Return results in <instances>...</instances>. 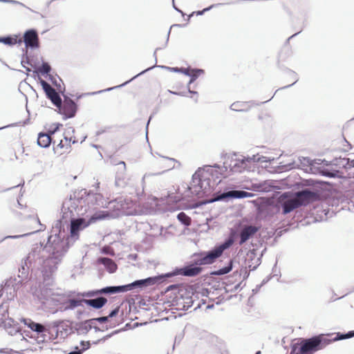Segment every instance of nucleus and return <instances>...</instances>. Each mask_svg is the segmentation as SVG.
<instances>
[{
    "label": "nucleus",
    "instance_id": "1",
    "mask_svg": "<svg viewBox=\"0 0 354 354\" xmlns=\"http://www.w3.org/2000/svg\"><path fill=\"white\" fill-rule=\"evenodd\" d=\"M354 337V331H349L346 334L337 333L333 339L323 334L314 336L308 339H301L300 342L294 344L292 346V354H313L315 352L322 350L334 341L348 339Z\"/></svg>",
    "mask_w": 354,
    "mask_h": 354
},
{
    "label": "nucleus",
    "instance_id": "2",
    "mask_svg": "<svg viewBox=\"0 0 354 354\" xmlns=\"http://www.w3.org/2000/svg\"><path fill=\"white\" fill-rule=\"evenodd\" d=\"M156 277H149L145 279L138 280L130 284L119 286H109L102 289L92 290L86 294L87 297H94L102 294H115L124 292L131 290L133 287L138 286H147L154 284L156 282Z\"/></svg>",
    "mask_w": 354,
    "mask_h": 354
},
{
    "label": "nucleus",
    "instance_id": "3",
    "mask_svg": "<svg viewBox=\"0 0 354 354\" xmlns=\"http://www.w3.org/2000/svg\"><path fill=\"white\" fill-rule=\"evenodd\" d=\"M232 243V239H228L224 243L207 253L204 252L195 254V256L197 257L195 260V263L199 266L213 263L216 259L222 255L223 251L228 248Z\"/></svg>",
    "mask_w": 354,
    "mask_h": 354
},
{
    "label": "nucleus",
    "instance_id": "4",
    "mask_svg": "<svg viewBox=\"0 0 354 354\" xmlns=\"http://www.w3.org/2000/svg\"><path fill=\"white\" fill-rule=\"evenodd\" d=\"M59 109V112L64 115L65 119L73 118L77 112V105L71 99L66 98L62 102L60 106H57Z\"/></svg>",
    "mask_w": 354,
    "mask_h": 354
},
{
    "label": "nucleus",
    "instance_id": "5",
    "mask_svg": "<svg viewBox=\"0 0 354 354\" xmlns=\"http://www.w3.org/2000/svg\"><path fill=\"white\" fill-rule=\"evenodd\" d=\"M40 84L47 97L51 100L55 106H60L62 104V99L55 89L44 80H40Z\"/></svg>",
    "mask_w": 354,
    "mask_h": 354
},
{
    "label": "nucleus",
    "instance_id": "6",
    "mask_svg": "<svg viewBox=\"0 0 354 354\" xmlns=\"http://www.w3.org/2000/svg\"><path fill=\"white\" fill-rule=\"evenodd\" d=\"M296 198L299 201V205H306L312 202L319 199V195L309 190H303L296 194Z\"/></svg>",
    "mask_w": 354,
    "mask_h": 354
},
{
    "label": "nucleus",
    "instance_id": "7",
    "mask_svg": "<svg viewBox=\"0 0 354 354\" xmlns=\"http://www.w3.org/2000/svg\"><path fill=\"white\" fill-rule=\"evenodd\" d=\"M77 141L72 138L64 137L62 139L59 143L54 147V151L55 153L61 156L65 153H68L71 151V142L75 143Z\"/></svg>",
    "mask_w": 354,
    "mask_h": 354
},
{
    "label": "nucleus",
    "instance_id": "8",
    "mask_svg": "<svg viewBox=\"0 0 354 354\" xmlns=\"http://www.w3.org/2000/svg\"><path fill=\"white\" fill-rule=\"evenodd\" d=\"M24 41L26 46L37 48L39 46V38L35 30H30L25 32Z\"/></svg>",
    "mask_w": 354,
    "mask_h": 354
},
{
    "label": "nucleus",
    "instance_id": "9",
    "mask_svg": "<svg viewBox=\"0 0 354 354\" xmlns=\"http://www.w3.org/2000/svg\"><path fill=\"white\" fill-rule=\"evenodd\" d=\"M58 129V127H57L53 130L48 131V133H39L38 134L37 138V144L41 147H48L52 142V135L55 133V132Z\"/></svg>",
    "mask_w": 354,
    "mask_h": 354
},
{
    "label": "nucleus",
    "instance_id": "10",
    "mask_svg": "<svg viewBox=\"0 0 354 354\" xmlns=\"http://www.w3.org/2000/svg\"><path fill=\"white\" fill-rule=\"evenodd\" d=\"M258 231V227L252 225L245 226L240 232L239 245H243Z\"/></svg>",
    "mask_w": 354,
    "mask_h": 354
},
{
    "label": "nucleus",
    "instance_id": "11",
    "mask_svg": "<svg viewBox=\"0 0 354 354\" xmlns=\"http://www.w3.org/2000/svg\"><path fill=\"white\" fill-rule=\"evenodd\" d=\"M24 324L31 330L37 333H44L48 331V329L45 326L39 323H36L30 319H25L24 320Z\"/></svg>",
    "mask_w": 354,
    "mask_h": 354
},
{
    "label": "nucleus",
    "instance_id": "12",
    "mask_svg": "<svg viewBox=\"0 0 354 354\" xmlns=\"http://www.w3.org/2000/svg\"><path fill=\"white\" fill-rule=\"evenodd\" d=\"M252 196L251 193L245 192V191H230L226 193H223L221 196H218L217 200H221L227 197H232V198H247Z\"/></svg>",
    "mask_w": 354,
    "mask_h": 354
},
{
    "label": "nucleus",
    "instance_id": "13",
    "mask_svg": "<svg viewBox=\"0 0 354 354\" xmlns=\"http://www.w3.org/2000/svg\"><path fill=\"white\" fill-rule=\"evenodd\" d=\"M83 301L86 305L91 306L94 308L99 309L103 307L107 302V299L104 297H97L93 299H83Z\"/></svg>",
    "mask_w": 354,
    "mask_h": 354
},
{
    "label": "nucleus",
    "instance_id": "14",
    "mask_svg": "<svg viewBox=\"0 0 354 354\" xmlns=\"http://www.w3.org/2000/svg\"><path fill=\"white\" fill-rule=\"evenodd\" d=\"M299 207H300V205L296 197L288 199L283 204V213L286 214Z\"/></svg>",
    "mask_w": 354,
    "mask_h": 354
},
{
    "label": "nucleus",
    "instance_id": "15",
    "mask_svg": "<svg viewBox=\"0 0 354 354\" xmlns=\"http://www.w3.org/2000/svg\"><path fill=\"white\" fill-rule=\"evenodd\" d=\"M202 268L193 265L186 266L180 270V274L184 276L194 277L199 274Z\"/></svg>",
    "mask_w": 354,
    "mask_h": 354
},
{
    "label": "nucleus",
    "instance_id": "16",
    "mask_svg": "<svg viewBox=\"0 0 354 354\" xmlns=\"http://www.w3.org/2000/svg\"><path fill=\"white\" fill-rule=\"evenodd\" d=\"M110 217V213L106 211H99L95 212L88 221L86 224L84 225V227L88 226L89 225L95 223L99 220H104L106 218Z\"/></svg>",
    "mask_w": 354,
    "mask_h": 354
},
{
    "label": "nucleus",
    "instance_id": "17",
    "mask_svg": "<svg viewBox=\"0 0 354 354\" xmlns=\"http://www.w3.org/2000/svg\"><path fill=\"white\" fill-rule=\"evenodd\" d=\"M85 220L84 218H77L71 221V234L72 236L77 235L80 230L84 228Z\"/></svg>",
    "mask_w": 354,
    "mask_h": 354
},
{
    "label": "nucleus",
    "instance_id": "18",
    "mask_svg": "<svg viewBox=\"0 0 354 354\" xmlns=\"http://www.w3.org/2000/svg\"><path fill=\"white\" fill-rule=\"evenodd\" d=\"M22 41V39L19 37L17 35L0 37V43H3L8 46H13L17 44H21Z\"/></svg>",
    "mask_w": 354,
    "mask_h": 354
},
{
    "label": "nucleus",
    "instance_id": "19",
    "mask_svg": "<svg viewBox=\"0 0 354 354\" xmlns=\"http://www.w3.org/2000/svg\"><path fill=\"white\" fill-rule=\"evenodd\" d=\"M99 261L104 264L111 272H114L117 268V265L109 258H101L99 259Z\"/></svg>",
    "mask_w": 354,
    "mask_h": 354
},
{
    "label": "nucleus",
    "instance_id": "20",
    "mask_svg": "<svg viewBox=\"0 0 354 354\" xmlns=\"http://www.w3.org/2000/svg\"><path fill=\"white\" fill-rule=\"evenodd\" d=\"M248 106V104L245 102H236L231 105L232 109L236 111H246Z\"/></svg>",
    "mask_w": 354,
    "mask_h": 354
},
{
    "label": "nucleus",
    "instance_id": "21",
    "mask_svg": "<svg viewBox=\"0 0 354 354\" xmlns=\"http://www.w3.org/2000/svg\"><path fill=\"white\" fill-rule=\"evenodd\" d=\"M82 303H84L83 299H69L66 303L67 306L65 307V309H73L77 306H82Z\"/></svg>",
    "mask_w": 354,
    "mask_h": 354
},
{
    "label": "nucleus",
    "instance_id": "22",
    "mask_svg": "<svg viewBox=\"0 0 354 354\" xmlns=\"http://www.w3.org/2000/svg\"><path fill=\"white\" fill-rule=\"evenodd\" d=\"M178 219L185 225L189 226L191 225V218L189 217L185 213L180 212L178 214Z\"/></svg>",
    "mask_w": 354,
    "mask_h": 354
},
{
    "label": "nucleus",
    "instance_id": "23",
    "mask_svg": "<svg viewBox=\"0 0 354 354\" xmlns=\"http://www.w3.org/2000/svg\"><path fill=\"white\" fill-rule=\"evenodd\" d=\"M243 162H239L237 160H231L230 163V167H231V170L234 172H241V169H240V165H243Z\"/></svg>",
    "mask_w": 354,
    "mask_h": 354
},
{
    "label": "nucleus",
    "instance_id": "24",
    "mask_svg": "<svg viewBox=\"0 0 354 354\" xmlns=\"http://www.w3.org/2000/svg\"><path fill=\"white\" fill-rule=\"evenodd\" d=\"M50 66L48 63H43L38 71L42 74H48L50 71Z\"/></svg>",
    "mask_w": 354,
    "mask_h": 354
},
{
    "label": "nucleus",
    "instance_id": "25",
    "mask_svg": "<svg viewBox=\"0 0 354 354\" xmlns=\"http://www.w3.org/2000/svg\"><path fill=\"white\" fill-rule=\"evenodd\" d=\"M287 75H289L290 76V83H289V86L290 85H292L294 84L295 82H297V74L294 72V71H290L287 73Z\"/></svg>",
    "mask_w": 354,
    "mask_h": 354
},
{
    "label": "nucleus",
    "instance_id": "26",
    "mask_svg": "<svg viewBox=\"0 0 354 354\" xmlns=\"http://www.w3.org/2000/svg\"><path fill=\"white\" fill-rule=\"evenodd\" d=\"M232 262H230V265L229 266L225 267L222 269H221L218 273L220 274H227L232 270Z\"/></svg>",
    "mask_w": 354,
    "mask_h": 354
},
{
    "label": "nucleus",
    "instance_id": "27",
    "mask_svg": "<svg viewBox=\"0 0 354 354\" xmlns=\"http://www.w3.org/2000/svg\"><path fill=\"white\" fill-rule=\"evenodd\" d=\"M109 317H101L97 319V320L100 323H104L108 320Z\"/></svg>",
    "mask_w": 354,
    "mask_h": 354
},
{
    "label": "nucleus",
    "instance_id": "28",
    "mask_svg": "<svg viewBox=\"0 0 354 354\" xmlns=\"http://www.w3.org/2000/svg\"><path fill=\"white\" fill-rule=\"evenodd\" d=\"M118 313V308H115V310H113L109 315L108 317H112L113 316H115Z\"/></svg>",
    "mask_w": 354,
    "mask_h": 354
},
{
    "label": "nucleus",
    "instance_id": "29",
    "mask_svg": "<svg viewBox=\"0 0 354 354\" xmlns=\"http://www.w3.org/2000/svg\"><path fill=\"white\" fill-rule=\"evenodd\" d=\"M82 353V351H72L68 354H81Z\"/></svg>",
    "mask_w": 354,
    "mask_h": 354
},
{
    "label": "nucleus",
    "instance_id": "30",
    "mask_svg": "<svg viewBox=\"0 0 354 354\" xmlns=\"http://www.w3.org/2000/svg\"><path fill=\"white\" fill-rule=\"evenodd\" d=\"M208 10H209V8H205L203 10L198 12V15H202L203 12H205V11H207Z\"/></svg>",
    "mask_w": 354,
    "mask_h": 354
},
{
    "label": "nucleus",
    "instance_id": "31",
    "mask_svg": "<svg viewBox=\"0 0 354 354\" xmlns=\"http://www.w3.org/2000/svg\"><path fill=\"white\" fill-rule=\"evenodd\" d=\"M80 192L82 193V196H83V195H84V194H86V189L81 190V192Z\"/></svg>",
    "mask_w": 354,
    "mask_h": 354
},
{
    "label": "nucleus",
    "instance_id": "32",
    "mask_svg": "<svg viewBox=\"0 0 354 354\" xmlns=\"http://www.w3.org/2000/svg\"><path fill=\"white\" fill-rule=\"evenodd\" d=\"M88 346H89V343H88V342H86V347H84L82 350H83V351H84V350H86V349L88 347Z\"/></svg>",
    "mask_w": 354,
    "mask_h": 354
},
{
    "label": "nucleus",
    "instance_id": "33",
    "mask_svg": "<svg viewBox=\"0 0 354 354\" xmlns=\"http://www.w3.org/2000/svg\"><path fill=\"white\" fill-rule=\"evenodd\" d=\"M171 70L174 71H179L178 68H171Z\"/></svg>",
    "mask_w": 354,
    "mask_h": 354
},
{
    "label": "nucleus",
    "instance_id": "34",
    "mask_svg": "<svg viewBox=\"0 0 354 354\" xmlns=\"http://www.w3.org/2000/svg\"><path fill=\"white\" fill-rule=\"evenodd\" d=\"M81 344H82V345L85 346L84 342H82Z\"/></svg>",
    "mask_w": 354,
    "mask_h": 354
},
{
    "label": "nucleus",
    "instance_id": "35",
    "mask_svg": "<svg viewBox=\"0 0 354 354\" xmlns=\"http://www.w3.org/2000/svg\"><path fill=\"white\" fill-rule=\"evenodd\" d=\"M290 354H292V353H290Z\"/></svg>",
    "mask_w": 354,
    "mask_h": 354
}]
</instances>
